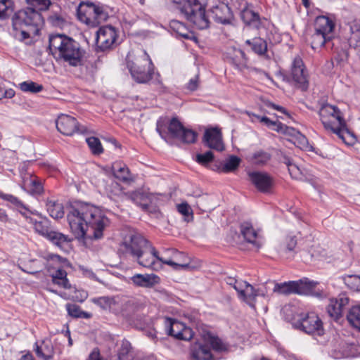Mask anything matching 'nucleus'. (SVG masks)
Masks as SVG:
<instances>
[{
	"label": "nucleus",
	"mask_w": 360,
	"mask_h": 360,
	"mask_svg": "<svg viewBox=\"0 0 360 360\" xmlns=\"http://www.w3.org/2000/svg\"><path fill=\"white\" fill-rule=\"evenodd\" d=\"M150 243L141 234H131L120 244L119 251L127 256L135 258Z\"/></svg>",
	"instance_id": "obj_11"
},
{
	"label": "nucleus",
	"mask_w": 360,
	"mask_h": 360,
	"mask_svg": "<svg viewBox=\"0 0 360 360\" xmlns=\"http://www.w3.org/2000/svg\"><path fill=\"white\" fill-rule=\"evenodd\" d=\"M144 307L145 306L141 301L136 298H131L122 304L121 313L125 318L131 319L136 314L141 312Z\"/></svg>",
	"instance_id": "obj_22"
},
{
	"label": "nucleus",
	"mask_w": 360,
	"mask_h": 360,
	"mask_svg": "<svg viewBox=\"0 0 360 360\" xmlns=\"http://www.w3.org/2000/svg\"><path fill=\"white\" fill-rule=\"evenodd\" d=\"M207 343L212 348L217 352H221L226 349V346L223 344L222 341L217 337L209 336Z\"/></svg>",
	"instance_id": "obj_55"
},
{
	"label": "nucleus",
	"mask_w": 360,
	"mask_h": 360,
	"mask_svg": "<svg viewBox=\"0 0 360 360\" xmlns=\"http://www.w3.org/2000/svg\"><path fill=\"white\" fill-rule=\"evenodd\" d=\"M21 214L25 217L27 221L33 226L34 229L39 235L46 237L51 229H49V221L46 219H43L40 221L27 217L25 212H20Z\"/></svg>",
	"instance_id": "obj_27"
},
{
	"label": "nucleus",
	"mask_w": 360,
	"mask_h": 360,
	"mask_svg": "<svg viewBox=\"0 0 360 360\" xmlns=\"http://www.w3.org/2000/svg\"><path fill=\"white\" fill-rule=\"evenodd\" d=\"M248 115L250 117H255L257 120H258L260 122L263 123L266 127L279 131L278 126L281 124V123H278L276 121H272L266 116H260L255 113H248Z\"/></svg>",
	"instance_id": "obj_52"
},
{
	"label": "nucleus",
	"mask_w": 360,
	"mask_h": 360,
	"mask_svg": "<svg viewBox=\"0 0 360 360\" xmlns=\"http://www.w3.org/2000/svg\"><path fill=\"white\" fill-rule=\"evenodd\" d=\"M331 39L330 37H327L314 30V33L310 37L309 41L311 47L315 50L321 48L327 41Z\"/></svg>",
	"instance_id": "obj_37"
},
{
	"label": "nucleus",
	"mask_w": 360,
	"mask_h": 360,
	"mask_svg": "<svg viewBox=\"0 0 360 360\" xmlns=\"http://www.w3.org/2000/svg\"><path fill=\"white\" fill-rule=\"evenodd\" d=\"M350 32L352 34L360 32V22L357 20H353L349 23Z\"/></svg>",
	"instance_id": "obj_62"
},
{
	"label": "nucleus",
	"mask_w": 360,
	"mask_h": 360,
	"mask_svg": "<svg viewBox=\"0 0 360 360\" xmlns=\"http://www.w3.org/2000/svg\"><path fill=\"white\" fill-rule=\"evenodd\" d=\"M79 19L87 24L97 25L108 18V12L103 6L93 3H82L77 9Z\"/></svg>",
	"instance_id": "obj_7"
},
{
	"label": "nucleus",
	"mask_w": 360,
	"mask_h": 360,
	"mask_svg": "<svg viewBox=\"0 0 360 360\" xmlns=\"http://www.w3.org/2000/svg\"><path fill=\"white\" fill-rule=\"evenodd\" d=\"M30 4L38 8L39 10L46 11L51 5L50 0H28Z\"/></svg>",
	"instance_id": "obj_58"
},
{
	"label": "nucleus",
	"mask_w": 360,
	"mask_h": 360,
	"mask_svg": "<svg viewBox=\"0 0 360 360\" xmlns=\"http://www.w3.org/2000/svg\"><path fill=\"white\" fill-rule=\"evenodd\" d=\"M316 283L313 281L300 280L298 281H290L283 283H276L274 292L283 295L296 293L299 295H315L313 292ZM319 296V293H316Z\"/></svg>",
	"instance_id": "obj_9"
},
{
	"label": "nucleus",
	"mask_w": 360,
	"mask_h": 360,
	"mask_svg": "<svg viewBox=\"0 0 360 360\" xmlns=\"http://www.w3.org/2000/svg\"><path fill=\"white\" fill-rule=\"evenodd\" d=\"M234 286V289L238 292L240 298L245 300L250 306H255V298L258 295L264 296V293L261 292L260 289H255L254 287L248 282H241L240 285Z\"/></svg>",
	"instance_id": "obj_18"
},
{
	"label": "nucleus",
	"mask_w": 360,
	"mask_h": 360,
	"mask_svg": "<svg viewBox=\"0 0 360 360\" xmlns=\"http://www.w3.org/2000/svg\"><path fill=\"white\" fill-rule=\"evenodd\" d=\"M177 210L184 217V219L185 221L190 222L193 221V210L188 203L182 202L178 205Z\"/></svg>",
	"instance_id": "obj_48"
},
{
	"label": "nucleus",
	"mask_w": 360,
	"mask_h": 360,
	"mask_svg": "<svg viewBox=\"0 0 360 360\" xmlns=\"http://www.w3.org/2000/svg\"><path fill=\"white\" fill-rule=\"evenodd\" d=\"M72 232L78 238L88 235L100 239L109 224V219L97 207L84 202H75L70 205L67 214Z\"/></svg>",
	"instance_id": "obj_1"
},
{
	"label": "nucleus",
	"mask_w": 360,
	"mask_h": 360,
	"mask_svg": "<svg viewBox=\"0 0 360 360\" xmlns=\"http://www.w3.org/2000/svg\"><path fill=\"white\" fill-rule=\"evenodd\" d=\"M66 309L68 314L75 318L90 319L92 316L91 313L82 311L80 307L75 304H67Z\"/></svg>",
	"instance_id": "obj_42"
},
{
	"label": "nucleus",
	"mask_w": 360,
	"mask_h": 360,
	"mask_svg": "<svg viewBox=\"0 0 360 360\" xmlns=\"http://www.w3.org/2000/svg\"><path fill=\"white\" fill-rule=\"evenodd\" d=\"M240 233L247 242L250 243H256L257 233L250 224L247 222L242 224L240 225Z\"/></svg>",
	"instance_id": "obj_41"
},
{
	"label": "nucleus",
	"mask_w": 360,
	"mask_h": 360,
	"mask_svg": "<svg viewBox=\"0 0 360 360\" xmlns=\"http://www.w3.org/2000/svg\"><path fill=\"white\" fill-rule=\"evenodd\" d=\"M348 309H349V297L346 293H340L330 299L326 308L328 315L335 320L341 318Z\"/></svg>",
	"instance_id": "obj_14"
},
{
	"label": "nucleus",
	"mask_w": 360,
	"mask_h": 360,
	"mask_svg": "<svg viewBox=\"0 0 360 360\" xmlns=\"http://www.w3.org/2000/svg\"><path fill=\"white\" fill-rule=\"evenodd\" d=\"M22 186L32 194H41L44 188L41 181L36 176L26 174L22 176Z\"/></svg>",
	"instance_id": "obj_24"
},
{
	"label": "nucleus",
	"mask_w": 360,
	"mask_h": 360,
	"mask_svg": "<svg viewBox=\"0 0 360 360\" xmlns=\"http://www.w3.org/2000/svg\"><path fill=\"white\" fill-rule=\"evenodd\" d=\"M190 360H214L208 345L199 342L192 343L189 349Z\"/></svg>",
	"instance_id": "obj_19"
},
{
	"label": "nucleus",
	"mask_w": 360,
	"mask_h": 360,
	"mask_svg": "<svg viewBox=\"0 0 360 360\" xmlns=\"http://www.w3.org/2000/svg\"><path fill=\"white\" fill-rule=\"evenodd\" d=\"M35 352L39 357L50 360L53 355V347L50 340H44L38 345L36 344Z\"/></svg>",
	"instance_id": "obj_30"
},
{
	"label": "nucleus",
	"mask_w": 360,
	"mask_h": 360,
	"mask_svg": "<svg viewBox=\"0 0 360 360\" xmlns=\"http://www.w3.org/2000/svg\"><path fill=\"white\" fill-rule=\"evenodd\" d=\"M240 162V159L239 158L235 155H231L224 162H221L219 165H215V168H213V169L224 173L234 172L238 167Z\"/></svg>",
	"instance_id": "obj_29"
},
{
	"label": "nucleus",
	"mask_w": 360,
	"mask_h": 360,
	"mask_svg": "<svg viewBox=\"0 0 360 360\" xmlns=\"http://www.w3.org/2000/svg\"><path fill=\"white\" fill-rule=\"evenodd\" d=\"M46 209L50 216L54 219H61L64 216L63 206L52 200L47 201Z\"/></svg>",
	"instance_id": "obj_40"
},
{
	"label": "nucleus",
	"mask_w": 360,
	"mask_h": 360,
	"mask_svg": "<svg viewBox=\"0 0 360 360\" xmlns=\"http://www.w3.org/2000/svg\"><path fill=\"white\" fill-rule=\"evenodd\" d=\"M335 22L330 18L325 15L316 17L314 22V30L327 37L333 38Z\"/></svg>",
	"instance_id": "obj_23"
},
{
	"label": "nucleus",
	"mask_w": 360,
	"mask_h": 360,
	"mask_svg": "<svg viewBox=\"0 0 360 360\" xmlns=\"http://www.w3.org/2000/svg\"><path fill=\"white\" fill-rule=\"evenodd\" d=\"M198 87V76L191 78L187 84V89L190 91H195Z\"/></svg>",
	"instance_id": "obj_61"
},
{
	"label": "nucleus",
	"mask_w": 360,
	"mask_h": 360,
	"mask_svg": "<svg viewBox=\"0 0 360 360\" xmlns=\"http://www.w3.org/2000/svg\"><path fill=\"white\" fill-rule=\"evenodd\" d=\"M250 181L262 193H270L274 185L272 176L266 172H252L248 174Z\"/></svg>",
	"instance_id": "obj_16"
},
{
	"label": "nucleus",
	"mask_w": 360,
	"mask_h": 360,
	"mask_svg": "<svg viewBox=\"0 0 360 360\" xmlns=\"http://www.w3.org/2000/svg\"><path fill=\"white\" fill-rule=\"evenodd\" d=\"M270 160V155L264 151H259L252 155L254 163L257 165H263Z\"/></svg>",
	"instance_id": "obj_57"
},
{
	"label": "nucleus",
	"mask_w": 360,
	"mask_h": 360,
	"mask_svg": "<svg viewBox=\"0 0 360 360\" xmlns=\"http://www.w3.org/2000/svg\"><path fill=\"white\" fill-rule=\"evenodd\" d=\"M131 347L130 342L127 340L122 341L117 354L119 360H131Z\"/></svg>",
	"instance_id": "obj_51"
},
{
	"label": "nucleus",
	"mask_w": 360,
	"mask_h": 360,
	"mask_svg": "<svg viewBox=\"0 0 360 360\" xmlns=\"http://www.w3.org/2000/svg\"><path fill=\"white\" fill-rule=\"evenodd\" d=\"M174 7L184 18L199 30L209 27L210 21L205 14L202 0H172Z\"/></svg>",
	"instance_id": "obj_5"
},
{
	"label": "nucleus",
	"mask_w": 360,
	"mask_h": 360,
	"mask_svg": "<svg viewBox=\"0 0 360 360\" xmlns=\"http://www.w3.org/2000/svg\"><path fill=\"white\" fill-rule=\"evenodd\" d=\"M291 76L295 82V85L298 89L303 91L308 89L309 82L307 73L302 59L298 56L293 59L291 65Z\"/></svg>",
	"instance_id": "obj_13"
},
{
	"label": "nucleus",
	"mask_w": 360,
	"mask_h": 360,
	"mask_svg": "<svg viewBox=\"0 0 360 360\" xmlns=\"http://www.w3.org/2000/svg\"><path fill=\"white\" fill-rule=\"evenodd\" d=\"M295 327L307 334L322 335L324 333L323 322L314 312H310L303 316L294 323Z\"/></svg>",
	"instance_id": "obj_12"
},
{
	"label": "nucleus",
	"mask_w": 360,
	"mask_h": 360,
	"mask_svg": "<svg viewBox=\"0 0 360 360\" xmlns=\"http://www.w3.org/2000/svg\"><path fill=\"white\" fill-rule=\"evenodd\" d=\"M167 252H171L172 256L169 259L172 260L173 262L180 264H186L185 266H181L179 265H170L172 266L174 269L179 270V269H189L192 270L195 269V266H193L190 263L187 262L186 261L188 259L186 255L184 253L179 252L176 249H170L167 250Z\"/></svg>",
	"instance_id": "obj_26"
},
{
	"label": "nucleus",
	"mask_w": 360,
	"mask_h": 360,
	"mask_svg": "<svg viewBox=\"0 0 360 360\" xmlns=\"http://www.w3.org/2000/svg\"><path fill=\"white\" fill-rule=\"evenodd\" d=\"M285 164L291 176L295 179L298 178L300 174V168L295 164L290 162L289 160H287Z\"/></svg>",
	"instance_id": "obj_59"
},
{
	"label": "nucleus",
	"mask_w": 360,
	"mask_h": 360,
	"mask_svg": "<svg viewBox=\"0 0 360 360\" xmlns=\"http://www.w3.org/2000/svg\"><path fill=\"white\" fill-rule=\"evenodd\" d=\"M241 18L248 25L257 27L260 23L259 15L251 8L247 7L241 11Z\"/></svg>",
	"instance_id": "obj_31"
},
{
	"label": "nucleus",
	"mask_w": 360,
	"mask_h": 360,
	"mask_svg": "<svg viewBox=\"0 0 360 360\" xmlns=\"http://www.w3.org/2000/svg\"><path fill=\"white\" fill-rule=\"evenodd\" d=\"M49 20L53 25L61 27L64 24V20L59 15H54L49 17Z\"/></svg>",
	"instance_id": "obj_60"
},
{
	"label": "nucleus",
	"mask_w": 360,
	"mask_h": 360,
	"mask_svg": "<svg viewBox=\"0 0 360 360\" xmlns=\"http://www.w3.org/2000/svg\"><path fill=\"white\" fill-rule=\"evenodd\" d=\"M167 321L169 326L168 333L176 339L190 340L193 336V330L185 326L183 323L172 319H167Z\"/></svg>",
	"instance_id": "obj_17"
},
{
	"label": "nucleus",
	"mask_w": 360,
	"mask_h": 360,
	"mask_svg": "<svg viewBox=\"0 0 360 360\" xmlns=\"http://www.w3.org/2000/svg\"><path fill=\"white\" fill-rule=\"evenodd\" d=\"M297 237L292 234L287 235L279 245V252L282 254L294 255L297 248Z\"/></svg>",
	"instance_id": "obj_28"
},
{
	"label": "nucleus",
	"mask_w": 360,
	"mask_h": 360,
	"mask_svg": "<svg viewBox=\"0 0 360 360\" xmlns=\"http://www.w3.org/2000/svg\"><path fill=\"white\" fill-rule=\"evenodd\" d=\"M229 55L231 56V63L237 68L242 69L246 66L247 58L245 53L242 50L233 49L232 51L229 53Z\"/></svg>",
	"instance_id": "obj_35"
},
{
	"label": "nucleus",
	"mask_w": 360,
	"mask_h": 360,
	"mask_svg": "<svg viewBox=\"0 0 360 360\" xmlns=\"http://www.w3.org/2000/svg\"><path fill=\"white\" fill-rule=\"evenodd\" d=\"M11 0H0V19H5L13 13Z\"/></svg>",
	"instance_id": "obj_49"
},
{
	"label": "nucleus",
	"mask_w": 360,
	"mask_h": 360,
	"mask_svg": "<svg viewBox=\"0 0 360 360\" xmlns=\"http://www.w3.org/2000/svg\"><path fill=\"white\" fill-rule=\"evenodd\" d=\"M345 285L352 290H360V276L357 275H347L343 277Z\"/></svg>",
	"instance_id": "obj_46"
},
{
	"label": "nucleus",
	"mask_w": 360,
	"mask_h": 360,
	"mask_svg": "<svg viewBox=\"0 0 360 360\" xmlns=\"http://www.w3.org/2000/svg\"><path fill=\"white\" fill-rule=\"evenodd\" d=\"M184 127L181 123L176 119L172 118L168 126V131L174 138H179Z\"/></svg>",
	"instance_id": "obj_45"
},
{
	"label": "nucleus",
	"mask_w": 360,
	"mask_h": 360,
	"mask_svg": "<svg viewBox=\"0 0 360 360\" xmlns=\"http://www.w3.org/2000/svg\"><path fill=\"white\" fill-rule=\"evenodd\" d=\"M0 198L11 202L13 205L17 207L23 208L24 210H27V207L23 205V203L15 196H13L11 194H5L0 191Z\"/></svg>",
	"instance_id": "obj_56"
},
{
	"label": "nucleus",
	"mask_w": 360,
	"mask_h": 360,
	"mask_svg": "<svg viewBox=\"0 0 360 360\" xmlns=\"http://www.w3.org/2000/svg\"><path fill=\"white\" fill-rule=\"evenodd\" d=\"M202 141L205 145L211 149L218 151L224 150L221 133L217 128L207 129L205 131Z\"/></svg>",
	"instance_id": "obj_20"
},
{
	"label": "nucleus",
	"mask_w": 360,
	"mask_h": 360,
	"mask_svg": "<svg viewBox=\"0 0 360 360\" xmlns=\"http://www.w3.org/2000/svg\"><path fill=\"white\" fill-rule=\"evenodd\" d=\"M211 14L216 22L223 25L231 24L233 18L230 8L225 4L213 7L211 10Z\"/></svg>",
	"instance_id": "obj_21"
},
{
	"label": "nucleus",
	"mask_w": 360,
	"mask_h": 360,
	"mask_svg": "<svg viewBox=\"0 0 360 360\" xmlns=\"http://www.w3.org/2000/svg\"><path fill=\"white\" fill-rule=\"evenodd\" d=\"M347 319L352 327L360 331V305L352 306L349 308Z\"/></svg>",
	"instance_id": "obj_34"
},
{
	"label": "nucleus",
	"mask_w": 360,
	"mask_h": 360,
	"mask_svg": "<svg viewBox=\"0 0 360 360\" xmlns=\"http://www.w3.org/2000/svg\"><path fill=\"white\" fill-rule=\"evenodd\" d=\"M101 62V56H98L96 60L94 61L89 60V63L91 64V68L89 70V73L91 75H93L98 68V64Z\"/></svg>",
	"instance_id": "obj_63"
},
{
	"label": "nucleus",
	"mask_w": 360,
	"mask_h": 360,
	"mask_svg": "<svg viewBox=\"0 0 360 360\" xmlns=\"http://www.w3.org/2000/svg\"><path fill=\"white\" fill-rule=\"evenodd\" d=\"M20 89L24 92L38 93L42 91L43 86L32 81H26L19 84Z\"/></svg>",
	"instance_id": "obj_47"
},
{
	"label": "nucleus",
	"mask_w": 360,
	"mask_h": 360,
	"mask_svg": "<svg viewBox=\"0 0 360 360\" xmlns=\"http://www.w3.org/2000/svg\"><path fill=\"white\" fill-rule=\"evenodd\" d=\"M169 27L179 36H181L185 39L189 38V32L186 26L181 22L176 20H172L169 22Z\"/></svg>",
	"instance_id": "obj_43"
},
{
	"label": "nucleus",
	"mask_w": 360,
	"mask_h": 360,
	"mask_svg": "<svg viewBox=\"0 0 360 360\" xmlns=\"http://www.w3.org/2000/svg\"><path fill=\"white\" fill-rule=\"evenodd\" d=\"M245 44L251 46L252 51L258 55H264L267 51L266 41L260 37L253 39L252 41L247 39Z\"/></svg>",
	"instance_id": "obj_38"
},
{
	"label": "nucleus",
	"mask_w": 360,
	"mask_h": 360,
	"mask_svg": "<svg viewBox=\"0 0 360 360\" xmlns=\"http://www.w3.org/2000/svg\"><path fill=\"white\" fill-rule=\"evenodd\" d=\"M127 68L132 78L138 83L148 82L154 74V68L149 55L139 49L131 51L127 56Z\"/></svg>",
	"instance_id": "obj_4"
},
{
	"label": "nucleus",
	"mask_w": 360,
	"mask_h": 360,
	"mask_svg": "<svg viewBox=\"0 0 360 360\" xmlns=\"http://www.w3.org/2000/svg\"><path fill=\"white\" fill-rule=\"evenodd\" d=\"M52 281L65 289L71 288V284L67 278V272L63 269H58L52 275Z\"/></svg>",
	"instance_id": "obj_39"
},
{
	"label": "nucleus",
	"mask_w": 360,
	"mask_h": 360,
	"mask_svg": "<svg viewBox=\"0 0 360 360\" xmlns=\"http://www.w3.org/2000/svg\"><path fill=\"white\" fill-rule=\"evenodd\" d=\"M49 49L53 56L71 66L82 65L84 52L79 43L64 34H52L49 37Z\"/></svg>",
	"instance_id": "obj_2"
},
{
	"label": "nucleus",
	"mask_w": 360,
	"mask_h": 360,
	"mask_svg": "<svg viewBox=\"0 0 360 360\" xmlns=\"http://www.w3.org/2000/svg\"><path fill=\"white\" fill-rule=\"evenodd\" d=\"M41 15L32 8H27L16 12L13 18L15 37L20 41H25L39 34V27L43 25Z\"/></svg>",
	"instance_id": "obj_3"
},
{
	"label": "nucleus",
	"mask_w": 360,
	"mask_h": 360,
	"mask_svg": "<svg viewBox=\"0 0 360 360\" xmlns=\"http://www.w3.org/2000/svg\"><path fill=\"white\" fill-rule=\"evenodd\" d=\"M196 137L197 134L194 131L184 128L178 139L184 143H193L195 141Z\"/></svg>",
	"instance_id": "obj_54"
},
{
	"label": "nucleus",
	"mask_w": 360,
	"mask_h": 360,
	"mask_svg": "<svg viewBox=\"0 0 360 360\" xmlns=\"http://www.w3.org/2000/svg\"><path fill=\"white\" fill-rule=\"evenodd\" d=\"M86 141L94 154L99 155L103 153V149L98 138L94 136L89 137L86 139Z\"/></svg>",
	"instance_id": "obj_50"
},
{
	"label": "nucleus",
	"mask_w": 360,
	"mask_h": 360,
	"mask_svg": "<svg viewBox=\"0 0 360 360\" xmlns=\"http://www.w3.org/2000/svg\"><path fill=\"white\" fill-rule=\"evenodd\" d=\"M118 32L112 25L101 27L96 31V53L106 52L113 49L117 43Z\"/></svg>",
	"instance_id": "obj_10"
},
{
	"label": "nucleus",
	"mask_w": 360,
	"mask_h": 360,
	"mask_svg": "<svg viewBox=\"0 0 360 360\" xmlns=\"http://www.w3.org/2000/svg\"><path fill=\"white\" fill-rule=\"evenodd\" d=\"M134 259H136L139 265L146 268H150L155 271H158L161 268L160 262L167 265L186 266V264H180L171 259H165L160 257L158 252L150 243L147 245L146 250H143Z\"/></svg>",
	"instance_id": "obj_8"
},
{
	"label": "nucleus",
	"mask_w": 360,
	"mask_h": 360,
	"mask_svg": "<svg viewBox=\"0 0 360 360\" xmlns=\"http://www.w3.org/2000/svg\"><path fill=\"white\" fill-rule=\"evenodd\" d=\"M91 300L94 304L98 305L103 310L110 309L112 305L115 304V299L108 296L94 297Z\"/></svg>",
	"instance_id": "obj_44"
},
{
	"label": "nucleus",
	"mask_w": 360,
	"mask_h": 360,
	"mask_svg": "<svg viewBox=\"0 0 360 360\" xmlns=\"http://www.w3.org/2000/svg\"><path fill=\"white\" fill-rule=\"evenodd\" d=\"M195 160L198 164L206 167L209 163L213 161L214 154L210 150L205 153H198L196 155Z\"/></svg>",
	"instance_id": "obj_53"
},
{
	"label": "nucleus",
	"mask_w": 360,
	"mask_h": 360,
	"mask_svg": "<svg viewBox=\"0 0 360 360\" xmlns=\"http://www.w3.org/2000/svg\"><path fill=\"white\" fill-rule=\"evenodd\" d=\"M321 121L326 130L331 131L344 140V134L347 132L346 123L340 110L335 106L325 104L319 110Z\"/></svg>",
	"instance_id": "obj_6"
},
{
	"label": "nucleus",
	"mask_w": 360,
	"mask_h": 360,
	"mask_svg": "<svg viewBox=\"0 0 360 360\" xmlns=\"http://www.w3.org/2000/svg\"><path fill=\"white\" fill-rule=\"evenodd\" d=\"M134 285L143 288H151L159 283L160 278L155 274H137L131 277Z\"/></svg>",
	"instance_id": "obj_25"
},
{
	"label": "nucleus",
	"mask_w": 360,
	"mask_h": 360,
	"mask_svg": "<svg viewBox=\"0 0 360 360\" xmlns=\"http://www.w3.org/2000/svg\"><path fill=\"white\" fill-rule=\"evenodd\" d=\"M112 172L115 177L123 182H127L131 179L129 169L125 165L115 164L112 166Z\"/></svg>",
	"instance_id": "obj_36"
},
{
	"label": "nucleus",
	"mask_w": 360,
	"mask_h": 360,
	"mask_svg": "<svg viewBox=\"0 0 360 360\" xmlns=\"http://www.w3.org/2000/svg\"><path fill=\"white\" fill-rule=\"evenodd\" d=\"M46 238L60 249H63L70 241L68 236L53 230L49 231Z\"/></svg>",
	"instance_id": "obj_32"
},
{
	"label": "nucleus",
	"mask_w": 360,
	"mask_h": 360,
	"mask_svg": "<svg viewBox=\"0 0 360 360\" xmlns=\"http://www.w3.org/2000/svg\"><path fill=\"white\" fill-rule=\"evenodd\" d=\"M126 196L133 202L140 206L143 210H147L149 202L147 194L141 191H134L126 193Z\"/></svg>",
	"instance_id": "obj_33"
},
{
	"label": "nucleus",
	"mask_w": 360,
	"mask_h": 360,
	"mask_svg": "<svg viewBox=\"0 0 360 360\" xmlns=\"http://www.w3.org/2000/svg\"><path fill=\"white\" fill-rule=\"evenodd\" d=\"M89 360H103L101 356L99 350L94 349L89 355Z\"/></svg>",
	"instance_id": "obj_64"
},
{
	"label": "nucleus",
	"mask_w": 360,
	"mask_h": 360,
	"mask_svg": "<svg viewBox=\"0 0 360 360\" xmlns=\"http://www.w3.org/2000/svg\"><path fill=\"white\" fill-rule=\"evenodd\" d=\"M58 131L65 136H72L75 133H84L86 129L79 127L77 120L68 115L61 114L56 120Z\"/></svg>",
	"instance_id": "obj_15"
}]
</instances>
